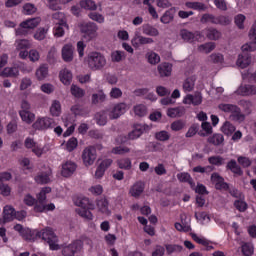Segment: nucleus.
Here are the masks:
<instances>
[{
	"mask_svg": "<svg viewBox=\"0 0 256 256\" xmlns=\"http://www.w3.org/2000/svg\"><path fill=\"white\" fill-rule=\"evenodd\" d=\"M74 203L77 207L76 213L82 217V219H86L87 221H93V211L95 209V204L89 200V198L85 196H79Z\"/></svg>",
	"mask_w": 256,
	"mask_h": 256,
	"instance_id": "obj_1",
	"label": "nucleus"
},
{
	"mask_svg": "<svg viewBox=\"0 0 256 256\" xmlns=\"http://www.w3.org/2000/svg\"><path fill=\"white\" fill-rule=\"evenodd\" d=\"M51 193V187H44L36 195V201L38 202L34 206L35 213H47V211H55V204L45 203L47 201V195Z\"/></svg>",
	"mask_w": 256,
	"mask_h": 256,
	"instance_id": "obj_2",
	"label": "nucleus"
},
{
	"mask_svg": "<svg viewBox=\"0 0 256 256\" xmlns=\"http://www.w3.org/2000/svg\"><path fill=\"white\" fill-rule=\"evenodd\" d=\"M39 239L48 243L50 251H59L61 245H59V236L55 233V229L51 227H45L40 230Z\"/></svg>",
	"mask_w": 256,
	"mask_h": 256,
	"instance_id": "obj_3",
	"label": "nucleus"
},
{
	"mask_svg": "<svg viewBox=\"0 0 256 256\" xmlns=\"http://www.w3.org/2000/svg\"><path fill=\"white\" fill-rule=\"evenodd\" d=\"M85 63L91 71H101L107 65V59L99 52H91L85 58Z\"/></svg>",
	"mask_w": 256,
	"mask_h": 256,
	"instance_id": "obj_4",
	"label": "nucleus"
},
{
	"mask_svg": "<svg viewBox=\"0 0 256 256\" xmlns=\"http://www.w3.org/2000/svg\"><path fill=\"white\" fill-rule=\"evenodd\" d=\"M218 109L219 111H222V113H227L230 115L231 121H238V123L245 121V115L241 113V109L236 105L220 103L218 105Z\"/></svg>",
	"mask_w": 256,
	"mask_h": 256,
	"instance_id": "obj_5",
	"label": "nucleus"
},
{
	"mask_svg": "<svg viewBox=\"0 0 256 256\" xmlns=\"http://www.w3.org/2000/svg\"><path fill=\"white\" fill-rule=\"evenodd\" d=\"M55 125V119L49 116H38L32 124V128L35 131H49V129L55 128Z\"/></svg>",
	"mask_w": 256,
	"mask_h": 256,
	"instance_id": "obj_6",
	"label": "nucleus"
},
{
	"mask_svg": "<svg viewBox=\"0 0 256 256\" xmlns=\"http://www.w3.org/2000/svg\"><path fill=\"white\" fill-rule=\"evenodd\" d=\"M79 29L81 33H83V37L86 41L95 39L97 37V31H99V27L93 22H82L79 24Z\"/></svg>",
	"mask_w": 256,
	"mask_h": 256,
	"instance_id": "obj_7",
	"label": "nucleus"
},
{
	"mask_svg": "<svg viewBox=\"0 0 256 256\" xmlns=\"http://www.w3.org/2000/svg\"><path fill=\"white\" fill-rule=\"evenodd\" d=\"M39 23H41V18L39 17L27 19L21 22L19 27L16 29V35H29V31H31V29L39 27Z\"/></svg>",
	"mask_w": 256,
	"mask_h": 256,
	"instance_id": "obj_8",
	"label": "nucleus"
},
{
	"mask_svg": "<svg viewBox=\"0 0 256 256\" xmlns=\"http://www.w3.org/2000/svg\"><path fill=\"white\" fill-rule=\"evenodd\" d=\"M81 249H83V242L75 240L70 244H64L62 246V255L75 256L77 253H81Z\"/></svg>",
	"mask_w": 256,
	"mask_h": 256,
	"instance_id": "obj_9",
	"label": "nucleus"
},
{
	"mask_svg": "<svg viewBox=\"0 0 256 256\" xmlns=\"http://www.w3.org/2000/svg\"><path fill=\"white\" fill-rule=\"evenodd\" d=\"M97 160V150L93 146L86 147L82 152V161L85 167H91Z\"/></svg>",
	"mask_w": 256,
	"mask_h": 256,
	"instance_id": "obj_10",
	"label": "nucleus"
},
{
	"mask_svg": "<svg viewBox=\"0 0 256 256\" xmlns=\"http://www.w3.org/2000/svg\"><path fill=\"white\" fill-rule=\"evenodd\" d=\"M129 111V105L124 102L114 104L108 111L110 119H119L121 115H125Z\"/></svg>",
	"mask_w": 256,
	"mask_h": 256,
	"instance_id": "obj_11",
	"label": "nucleus"
},
{
	"mask_svg": "<svg viewBox=\"0 0 256 256\" xmlns=\"http://www.w3.org/2000/svg\"><path fill=\"white\" fill-rule=\"evenodd\" d=\"M153 43H155V40L151 37L141 35L139 29L134 32V36L131 40V45L134 46L135 49H139L141 45H153Z\"/></svg>",
	"mask_w": 256,
	"mask_h": 256,
	"instance_id": "obj_12",
	"label": "nucleus"
},
{
	"mask_svg": "<svg viewBox=\"0 0 256 256\" xmlns=\"http://www.w3.org/2000/svg\"><path fill=\"white\" fill-rule=\"evenodd\" d=\"M15 47L20 59H27L29 57L28 49H31V41L27 39L16 40Z\"/></svg>",
	"mask_w": 256,
	"mask_h": 256,
	"instance_id": "obj_13",
	"label": "nucleus"
},
{
	"mask_svg": "<svg viewBox=\"0 0 256 256\" xmlns=\"http://www.w3.org/2000/svg\"><path fill=\"white\" fill-rule=\"evenodd\" d=\"M180 221L181 223L176 222L174 224L176 231H180L182 233H189V231H191V216L187 214H181Z\"/></svg>",
	"mask_w": 256,
	"mask_h": 256,
	"instance_id": "obj_14",
	"label": "nucleus"
},
{
	"mask_svg": "<svg viewBox=\"0 0 256 256\" xmlns=\"http://www.w3.org/2000/svg\"><path fill=\"white\" fill-rule=\"evenodd\" d=\"M77 171V164L71 160H67L61 164L60 174L62 177H71Z\"/></svg>",
	"mask_w": 256,
	"mask_h": 256,
	"instance_id": "obj_15",
	"label": "nucleus"
},
{
	"mask_svg": "<svg viewBox=\"0 0 256 256\" xmlns=\"http://www.w3.org/2000/svg\"><path fill=\"white\" fill-rule=\"evenodd\" d=\"M180 37L186 43H195L196 41H202L203 40V36L201 35V33H199V32L192 33V32H190L188 30H185V29L180 31Z\"/></svg>",
	"mask_w": 256,
	"mask_h": 256,
	"instance_id": "obj_16",
	"label": "nucleus"
},
{
	"mask_svg": "<svg viewBox=\"0 0 256 256\" xmlns=\"http://www.w3.org/2000/svg\"><path fill=\"white\" fill-rule=\"evenodd\" d=\"M149 129V126L147 124H135L133 127V130L128 133V139L130 141H135L136 139H139L143 133H145Z\"/></svg>",
	"mask_w": 256,
	"mask_h": 256,
	"instance_id": "obj_17",
	"label": "nucleus"
},
{
	"mask_svg": "<svg viewBox=\"0 0 256 256\" xmlns=\"http://www.w3.org/2000/svg\"><path fill=\"white\" fill-rule=\"evenodd\" d=\"M53 175V171L48 166L45 167V171L39 173L35 176V181L39 185H46V183H51V177Z\"/></svg>",
	"mask_w": 256,
	"mask_h": 256,
	"instance_id": "obj_18",
	"label": "nucleus"
},
{
	"mask_svg": "<svg viewBox=\"0 0 256 256\" xmlns=\"http://www.w3.org/2000/svg\"><path fill=\"white\" fill-rule=\"evenodd\" d=\"M182 103L184 105H201L203 103V95L201 93L188 94L183 98Z\"/></svg>",
	"mask_w": 256,
	"mask_h": 256,
	"instance_id": "obj_19",
	"label": "nucleus"
},
{
	"mask_svg": "<svg viewBox=\"0 0 256 256\" xmlns=\"http://www.w3.org/2000/svg\"><path fill=\"white\" fill-rule=\"evenodd\" d=\"M211 182L215 185V188L220 191H227L229 189V184L225 183L223 177H221L218 173H213L211 175Z\"/></svg>",
	"mask_w": 256,
	"mask_h": 256,
	"instance_id": "obj_20",
	"label": "nucleus"
},
{
	"mask_svg": "<svg viewBox=\"0 0 256 256\" xmlns=\"http://www.w3.org/2000/svg\"><path fill=\"white\" fill-rule=\"evenodd\" d=\"M143 191H145V183H143L142 181H137L130 187L129 195L137 199L141 197V195H143Z\"/></svg>",
	"mask_w": 256,
	"mask_h": 256,
	"instance_id": "obj_21",
	"label": "nucleus"
},
{
	"mask_svg": "<svg viewBox=\"0 0 256 256\" xmlns=\"http://www.w3.org/2000/svg\"><path fill=\"white\" fill-rule=\"evenodd\" d=\"M251 63H253L251 54L241 53L238 55L236 65H237V67H240V69H246V67H249V65H251Z\"/></svg>",
	"mask_w": 256,
	"mask_h": 256,
	"instance_id": "obj_22",
	"label": "nucleus"
},
{
	"mask_svg": "<svg viewBox=\"0 0 256 256\" xmlns=\"http://www.w3.org/2000/svg\"><path fill=\"white\" fill-rule=\"evenodd\" d=\"M15 208L11 205H6L3 208V220H0V225L2 223H9L15 220Z\"/></svg>",
	"mask_w": 256,
	"mask_h": 256,
	"instance_id": "obj_23",
	"label": "nucleus"
},
{
	"mask_svg": "<svg viewBox=\"0 0 256 256\" xmlns=\"http://www.w3.org/2000/svg\"><path fill=\"white\" fill-rule=\"evenodd\" d=\"M59 80L63 85L69 86L71 81H73V73H71V70L63 68L59 72Z\"/></svg>",
	"mask_w": 256,
	"mask_h": 256,
	"instance_id": "obj_24",
	"label": "nucleus"
},
{
	"mask_svg": "<svg viewBox=\"0 0 256 256\" xmlns=\"http://www.w3.org/2000/svg\"><path fill=\"white\" fill-rule=\"evenodd\" d=\"M39 235H40V230L38 229H29V228H25L24 231L22 232V236L23 239H25V241H37V239H39Z\"/></svg>",
	"mask_w": 256,
	"mask_h": 256,
	"instance_id": "obj_25",
	"label": "nucleus"
},
{
	"mask_svg": "<svg viewBox=\"0 0 256 256\" xmlns=\"http://www.w3.org/2000/svg\"><path fill=\"white\" fill-rule=\"evenodd\" d=\"M69 30V25L67 21H62V23H55L53 28L54 37H63L65 35V31Z\"/></svg>",
	"mask_w": 256,
	"mask_h": 256,
	"instance_id": "obj_26",
	"label": "nucleus"
},
{
	"mask_svg": "<svg viewBox=\"0 0 256 256\" xmlns=\"http://www.w3.org/2000/svg\"><path fill=\"white\" fill-rule=\"evenodd\" d=\"M37 81H45L49 77V66L42 64L35 71Z\"/></svg>",
	"mask_w": 256,
	"mask_h": 256,
	"instance_id": "obj_27",
	"label": "nucleus"
},
{
	"mask_svg": "<svg viewBox=\"0 0 256 256\" xmlns=\"http://www.w3.org/2000/svg\"><path fill=\"white\" fill-rule=\"evenodd\" d=\"M97 209L103 215H111V210L109 209V200L106 198H101L97 201Z\"/></svg>",
	"mask_w": 256,
	"mask_h": 256,
	"instance_id": "obj_28",
	"label": "nucleus"
},
{
	"mask_svg": "<svg viewBox=\"0 0 256 256\" xmlns=\"http://www.w3.org/2000/svg\"><path fill=\"white\" fill-rule=\"evenodd\" d=\"M18 113L23 123L27 125H31L35 121V113L31 112V110H19Z\"/></svg>",
	"mask_w": 256,
	"mask_h": 256,
	"instance_id": "obj_29",
	"label": "nucleus"
},
{
	"mask_svg": "<svg viewBox=\"0 0 256 256\" xmlns=\"http://www.w3.org/2000/svg\"><path fill=\"white\" fill-rule=\"evenodd\" d=\"M62 59L66 63H71L73 61V45L66 44L62 48Z\"/></svg>",
	"mask_w": 256,
	"mask_h": 256,
	"instance_id": "obj_30",
	"label": "nucleus"
},
{
	"mask_svg": "<svg viewBox=\"0 0 256 256\" xmlns=\"http://www.w3.org/2000/svg\"><path fill=\"white\" fill-rule=\"evenodd\" d=\"M160 77H170L173 66L167 62H164L157 67Z\"/></svg>",
	"mask_w": 256,
	"mask_h": 256,
	"instance_id": "obj_31",
	"label": "nucleus"
},
{
	"mask_svg": "<svg viewBox=\"0 0 256 256\" xmlns=\"http://www.w3.org/2000/svg\"><path fill=\"white\" fill-rule=\"evenodd\" d=\"M116 164L119 169H123L124 171H131L133 169V162L128 157L118 159Z\"/></svg>",
	"mask_w": 256,
	"mask_h": 256,
	"instance_id": "obj_32",
	"label": "nucleus"
},
{
	"mask_svg": "<svg viewBox=\"0 0 256 256\" xmlns=\"http://www.w3.org/2000/svg\"><path fill=\"white\" fill-rule=\"evenodd\" d=\"M142 33L143 35H147V37H159V29L151 24L142 25Z\"/></svg>",
	"mask_w": 256,
	"mask_h": 256,
	"instance_id": "obj_33",
	"label": "nucleus"
},
{
	"mask_svg": "<svg viewBox=\"0 0 256 256\" xmlns=\"http://www.w3.org/2000/svg\"><path fill=\"white\" fill-rule=\"evenodd\" d=\"M175 13H177V8L173 7L167 10L163 16L160 18L161 23H164V25H167L175 19Z\"/></svg>",
	"mask_w": 256,
	"mask_h": 256,
	"instance_id": "obj_34",
	"label": "nucleus"
},
{
	"mask_svg": "<svg viewBox=\"0 0 256 256\" xmlns=\"http://www.w3.org/2000/svg\"><path fill=\"white\" fill-rule=\"evenodd\" d=\"M195 81H197V77L191 76L184 80L182 89L184 93H191L193 89H195Z\"/></svg>",
	"mask_w": 256,
	"mask_h": 256,
	"instance_id": "obj_35",
	"label": "nucleus"
},
{
	"mask_svg": "<svg viewBox=\"0 0 256 256\" xmlns=\"http://www.w3.org/2000/svg\"><path fill=\"white\" fill-rule=\"evenodd\" d=\"M62 108L59 100H53L50 105V115L52 117H61Z\"/></svg>",
	"mask_w": 256,
	"mask_h": 256,
	"instance_id": "obj_36",
	"label": "nucleus"
},
{
	"mask_svg": "<svg viewBox=\"0 0 256 256\" xmlns=\"http://www.w3.org/2000/svg\"><path fill=\"white\" fill-rule=\"evenodd\" d=\"M62 145H64L65 151H68V153H71L75 151L77 147H79V140H77V138L75 137H71L70 139H68L67 142L63 143Z\"/></svg>",
	"mask_w": 256,
	"mask_h": 256,
	"instance_id": "obj_37",
	"label": "nucleus"
},
{
	"mask_svg": "<svg viewBox=\"0 0 256 256\" xmlns=\"http://www.w3.org/2000/svg\"><path fill=\"white\" fill-rule=\"evenodd\" d=\"M183 113H185V108L183 107H175L167 109V116L171 119H176V117H182Z\"/></svg>",
	"mask_w": 256,
	"mask_h": 256,
	"instance_id": "obj_38",
	"label": "nucleus"
},
{
	"mask_svg": "<svg viewBox=\"0 0 256 256\" xmlns=\"http://www.w3.org/2000/svg\"><path fill=\"white\" fill-rule=\"evenodd\" d=\"M19 68L17 67H6L0 72V77H18Z\"/></svg>",
	"mask_w": 256,
	"mask_h": 256,
	"instance_id": "obj_39",
	"label": "nucleus"
},
{
	"mask_svg": "<svg viewBox=\"0 0 256 256\" xmlns=\"http://www.w3.org/2000/svg\"><path fill=\"white\" fill-rule=\"evenodd\" d=\"M18 163L21 169H23L24 171H27L28 173H31V171H33V163H31V159L27 157H21L18 160Z\"/></svg>",
	"mask_w": 256,
	"mask_h": 256,
	"instance_id": "obj_40",
	"label": "nucleus"
},
{
	"mask_svg": "<svg viewBox=\"0 0 256 256\" xmlns=\"http://www.w3.org/2000/svg\"><path fill=\"white\" fill-rule=\"evenodd\" d=\"M48 33H49V26L40 27L34 33V39H36V41H43L47 37Z\"/></svg>",
	"mask_w": 256,
	"mask_h": 256,
	"instance_id": "obj_41",
	"label": "nucleus"
},
{
	"mask_svg": "<svg viewBox=\"0 0 256 256\" xmlns=\"http://www.w3.org/2000/svg\"><path fill=\"white\" fill-rule=\"evenodd\" d=\"M196 220L200 223V225H209L211 222V217L207 212H197L195 213Z\"/></svg>",
	"mask_w": 256,
	"mask_h": 256,
	"instance_id": "obj_42",
	"label": "nucleus"
},
{
	"mask_svg": "<svg viewBox=\"0 0 256 256\" xmlns=\"http://www.w3.org/2000/svg\"><path fill=\"white\" fill-rule=\"evenodd\" d=\"M236 129L237 128L235 127V125L231 124V122L229 121L224 122L221 127L222 133H224V135H227L228 137H230V135H233Z\"/></svg>",
	"mask_w": 256,
	"mask_h": 256,
	"instance_id": "obj_43",
	"label": "nucleus"
},
{
	"mask_svg": "<svg viewBox=\"0 0 256 256\" xmlns=\"http://www.w3.org/2000/svg\"><path fill=\"white\" fill-rule=\"evenodd\" d=\"M185 7L194 11H205L207 9V5L202 2H186Z\"/></svg>",
	"mask_w": 256,
	"mask_h": 256,
	"instance_id": "obj_44",
	"label": "nucleus"
},
{
	"mask_svg": "<svg viewBox=\"0 0 256 256\" xmlns=\"http://www.w3.org/2000/svg\"><path fill=\"white\" fill-rule=\"evenodd\" d=\"M146 59L150 65H157L158 63H161V56L153 51L146 54Z\"/></svg>",
	"mask_w": 256,
	"mask_h": 256,
	"instance_id": "obj_45",
	"label": "nucleus"
},
{
	"mask_svg": "<svg viewBox=\"0 0 256 256\" xmlns=\"http://www.w3.org/2000/svg\"><path fill=\"white\" fill-rule=\"evenodd\" d=\"M216 45L214 42H208L205 44H201L200 46H198V51L200 53H205L206 55L211 53V51H214Z\"/></svg>",
	"mask_w": 256,
	"mask_h": 256,
	"instance_id": "obj_46",
	"label": "nucleus"
},
{
	"mask_svg": "<svg viewBox=\"0 0 256 256\" xmlns=\"http://www.w3.org/2000/svg\"><path fill=\"white\" fill-rule=\"evenodd\" d=\"M106 99L107 95L105 94V92H103V90H99L98 93L92 95V103L94 105H97V103H103L104 101H106Z\"/></svg>",
	"mask_w": 256,
	"mask_h": 256,
	"instance_id": "obj_47",
	"label": "nucleus"
},
{
	"mask_svg": "<svg viewBox=\"0 0 256 256\" xmlns=\"http://www.w3.org/2000/svg\"><path fill=\"white\" fill-rule=\"evenodd\" d=\"M80 7L86 9L87 11H96L97 4L93 0H82L80 1Z\"/></svg>",
	"mask_w": 256,
	"mask_h": 256,
	"instance_id": "obj_48",
	"label": "nucleus"
},
{
	"mask_svg": "<svg viewBox=\"0 0 256 256\" xmlns=\"http://www.w3.org/2000/svg\"><path fill=\"white\" fill-rule=\"evenodd\" d=\"M136 95H146L145 99H148L149 101H152V102L157 101V95L153 93H149V90L146 88H141L136 90Z\"/></svg>",
	"mask_w": 256,
	"mask_h": 256,
	"instance_id": "obj_49",
	"label": "nucleus"
},
{
	"mask_svg": "<svg viewBox=\"0 0 256 256\" xmlns=\"http://www.w3.org/2000/svg\"><path fill=\"white\" fill-rule=\"evenodd\" d=\"M133 111L136 117H145V115H147V106L144 104H137L133 107Z\"/></svg>",
	"mask_w": 256,
	"mask_h": 256,
	"instance_id": "obj_50",
	"label": "nucleus"
},
{
	"mask_svg": "<svg viewBox=\"0 0 256 256\" xmlns=\"http://www.w3.org/2000/svg\"><path fill=\"white\" fill-rule=\"evenodd\" d=\"M23 203L24 205H27V207H35L38 202L35 196L31 195L30 193H27L23 197Z\"/></svg>",
	"mask_w": 256,
	"mask_h": 256,
	"instance_id": "obj_51",
	"label": "nucleus"
},
{
	"mask_svg": "<svg viewBox=\"0 0 256 256\" xmlns=\"http://www.w3.org/2000/svg\"><path fill=\"white\" fill-rule=\"evenodd\" d=\"M70 91H71V95H73V97H76L77 99H81V97H85V90H83L82 88H80L75 84L71 85Z\"/></svg>",
	"mask_w": 256,
	"mask_h": 256,
	"instance_id": "obj_52",
	"label": "nucleus"
},
{
	"mask_svg": "<svg viewBox=\"0 0 256 256\" xmlns=\"http://www.w3.org/2000/svg\"><path fill=\"white\" fill-rule=\"evenodd\" d=\"M155 139L165 143V141H169L171 139V134L166 130H161L155 133Z\"/></svg>",
	"mask_w": 256,
	"mask_h": 256,
	"instance_id": "obj_53",
	"label": "nucleus"
},
{
	"mask_svg": "<svg viewBox=\"0 0 256 256\" xmlns=\"http://www.w3.org/2000/svg\"><path fill=\"white\" fill-rule=\"evenodd\" d=\"M242 253L244 256H251L255 253V247H253V243L247 242L242 245Z\"/></svg>",
	"mask_w": 256,
	"mask_h": 256,
	"instance_id": "obj_54",
	"label": "nucleus"
},
{
	"mask_svg": "<svg viewBox=\"0 0 256 256\" xmlns=\"http://www.w3.org/2000/svg\"><path fill=\"white\" fill-rule=\"evenodd\" d=\"M201 128L202 131H204L200 133L201 137H208V135H211V133H213V127L209 122H202Z\"/></svg>",
	"mask_w": 256,
	"mask_h": 256,
	"instance_id": "obj_55",
	"label": "nucleus"
},
{
	"mask_svg": "<svg viewBox=\"0 0 256 256\" xmlns=\"http://www.w3.org/2000/svg\"><path fill=\"white\" fill-rule=\"evenodd\" d=\"M208 61H210V63H216V64H221L224 61V57L223 54L215 52L212 53L209 57H208Z\"/></svg>",
	"mask_w": 256,
	"mask_h": 256,
	"instance_id": "obj_56",
	"label": "nucleus"
},
{
	"mask_svg": "<svg viewBox=\"0 0 256 256\" xmlns=\"http://www.w3.org/2000/svg\"><path fill=\"white\" fill-rule=\"evenodd\" d=\"M125 58V52L116 50L111 53V61L113 63H121V60Z\"/></svg>",
	"mask_w": 256,
	"mask_h": 256,
	"instance_id": "obj_57",
	"label": "nucleus"
},
{
	"mask_svg": "<svg viewBox=\"0 0 256 256\" xmlns=\"http://www.w3.org/2000/svg\"><path fill=\"white\" fill-rule=\"evenodd\" d=\"M206 35L211 41H217V39H221V32L214 28L208 29Z\"/></svg>",
	"mask_w": 256,
	"mask_h": 256,
	"instance_id": "obj_58",
	"label": "nucleus"
},
{
	"mask_svg": "<svg viewBox=\"0 0 256 256\" xmlns=\"http://www.w3.org/2000/svg\"><path fill=\"white\" fill-rule=\"evenodd\" d=\"M223 141H225V138L221 134H214L208 138V143H212V145H221Z\"/></svg>",
	"mask_w": 256,
	"mask_h": 256,
	"instance_id": "obj_59",
	"label": "nucleus"
},
{
	"mask_svg": "<svg viewBox=\"0 0 256 256\" xmlns=\"http://www.w3.org/2000/svg\"><path fill=\"white\" fill-rule=\"evenodd\" d=\"M23 13L24 15H33V13H37V7L32 3H26L23 5Z\"/></svg>",
	"mask_w": 256,
	"mask_h": 256,
	"instance_id": "obj_60",
	"label": "nucleus"
},
{
	"mask_svg": "<svg viewBox=\"0 0 256 256\" xmlns=\"http://www.w3.org/2000/svg\"><path fill=\"white\" fill-rule=\"evenodd\" d=\"M236 94L242 97H249V84H241L236 90Z\"/></svg>",
	"mask_w": 256,
	"mask_h": 256,
	"instance_id": "obj_61",
	"label": "nucleus"
},
{
	"mask_svg": "<svg viewBox=\"0 0 256 256\" xmlns=\"http://www.w3.org/2000/svg\"><path fill=\"white\" fill-rule=\"evenodd\" d=\"M243 199H245V198L236 200V201L234 202V207H235L238 211H240L241 213L247 211V202H245Z\"/></svg>",
	"mask_w": 256,
	"mask_h": 256,
	"instance_id": "obj_62",
	"label": "nucleus"
},
{
	"mask_svg": "<svg viewBox=\"0 0 256 256\" xmlns=\"http://www.w3.org/2000/svg\"><path fill=\"white\" fill-rule=\"evenodd\" d=\"M191 237H192L193 241H195L199 245H204V246L209 245V240H207V238H205L203 236H199L195 233H192Z\"/></svg>",
	"mask_w": 256,
	"mask_h": 256,
	"instance_id": "obj_63",
	"label": "nucleus"
},
{
	"mask_svg": "<svg viewBox=\"0 0 256 256\" xmlns=\"http://www.w3.org/2000/svg\"><path fill=\"white\" fill-rule=\"evenodd\" d=\"M96 121L98 125H107V112H99L96 114Z\"/></svg>",
	"mask_w": 256,
	"mask_h": 256,
	"instance_id": "obj_64",
	"label": "nucleus"
}]
</instances>
